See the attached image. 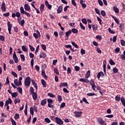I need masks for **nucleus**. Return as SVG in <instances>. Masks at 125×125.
I'll return each instance as SVG.
<instances>
[{
  "mask_svg": "<svg viewBox=\"0 0 125 125\" xmlns=\"http://www.w3.org/2000/svg\"><path fill=\"white\" fill-rule=\"evenodd\" d=\"M31 84V78L27 77L24 80V85L27 87H29Z\"/></svg>",
  "mask_w": 125,
  "mask_h": 125,
  "instance_id": "f257e3e1",
  "label": "nucleus"
},
{
  "mask_svg": "<svg viewBox=\"0 0 125 125\" xmlns=\"http://www.w3.org/2000/svg\"><path fill=\"white\" fill-rule=\"evenodd\" d=\"M22 80H23V78L22 77H21L19 79V82L17 79H15L14 81V83L15 84L17 85V86H20V85H22V82H21Z\"/></svg>",
  "mask_w": 125,
  "mask_h": 125,
  "instance_id": "f03ea898",
  "label": "nucleus"
},
{
  "mask_svg": "<svg viewBox=\"0 0 125 125\" xmlns=\"http://www.w3.org/2000/svg\"><path fill=\"white\" fill-rule=\"evenodd\" d=\"M47 103H48V107L49 108H54V105H51L52 103H53V101L51 99H48L47 100Z\"/></svg>",
  "mask_w": 125,
  "mask_h": 125,
  "instance_id": "7ed1b4c3",
  "label": "nucleus"
},
{
  "mask_svg": "<svg viewBox=\"0 0 125 125\" xmlns=\"http://www.w3.org/2000/svg\"><path fill=\"white\" fill-rule=\"evenodd\" d=\"M55 121L56 124L59 125H63V121L61 120V119L59 118V117H56L55 118Z\"/></svg>",
  "mask_w": 125,
  "mask_h": 125,
  "instance_id": "20e7f679",
  "label": "nucleus"
},
{
  "mask_svg": "<svg viewBox=\"0 0 125 125\" xmlns=\"http://www.w3.org/2000/svg\"><path fill=\"white\" fill-rule=\"evenodd\" d=\"M8 31L9 35H11V29H12V24L10 23V22L8 21L7 23Z\"/></svg>",
  "mask_w": 125,
  "mask_h": 125,
  "instance_id": "39448f33",
  "label": "nucleus"
},
{
  "mask_svg": "<svg viewBox=\"0 0 125 125\" xmlns=\"http://www.w3.org/2000/svg\"><path fill=\"white\" fill-rule=\"evenodd\" d=\"M97 122L101 125H106V123H105V121L103 120V119L101 118H98Z\"/></svg>",
  "mask_w": 125,
  "mask_h": 125,
  "instance_id": "423d86ee",
  "label": "nucleus"
},
{
  "mask_svg": "<svg viewBox=\"0 0 125 125\" xmlns=\"http://www.w3.org/2000/svg\"><path fill=\"white\" fill-rule=\"evenodd\" d=\"M74 114L75 115L76 118H80L81 117L83 112L82 111H74Z\"/></svg>",
  "mask_w": 125,
  "mask_h": 125,
  "instance_id": "0eeeda50",
  "label": "nucleus"
},
{
  "mask_svg": "<svg viewBox=\"0 0 125 125\" xmlns=\"http://www.w3.org/2000/svg\"><path fill=\"white\" fill-rule=\"evenodd\" d=\"M1 9L3 12H5L6 10V6L5 5V3L4 2L2 3L1 5Z\"/></svg>",
  "mask_w": 125,
  "mask_h": 125,
  "instance_id": "6e6552de",
  "label": "nucleus"
},
{
  "mask_svg": "<svg viewBox=\"0 0 125 125\" xmlns=\"http://www.w3.org/2000/svg\"><path fill=\"white\" fill-rule=\"evenodd\" d=\"M90 84L92 86V89L94 90V91H95V87H96L95 86V84H94V81L93 80H91L90 81Z\"/></svg>",
  "mask_w": 125,
  "mask_h": 125,
  "instance_id": "1a4fd4ad",
  "label": "nucleus"
},
{
  "mask_svg": "<svg viewBox=\"0 0 125 125\" xmlns=\"http://www.w3.org/2000/svg\"><path fill=\"white\" fill-rule=\"evenodd\" d=\"M13 58V60H14V62L16 63H18L19 62L18 58L17 57V56L16 55V53H15V52H14Z\"/></svg>",
  "mask_w": 125,
  "mask_h": 125,
  "instance_id": "9d476101",
  "label": "nucleus"
},
{
  "mask_svg": "<svg viewBox=\"0 0 125 125\" xmlns=\"http://www.w3.org/2000/svg\"><path fill=\"white\" fill-rule=\"evenodd\" d=\"M12 103V100L10 98H9L8 100H6L5 104V106H7L8 104H11Z\"/></svg>",
  "mask_w": 125,
  "mask_h": 125,
  "instance_id": "9b49d317",
  "label": "nucleus"
},
{
  "mask_svg": "<svg viewBox=\"0 0 125 125\" xmlns=\"http://www.w3.org/2000/svg\"><path fill=\"white\" fill-rule=\"evenodd\" d=\"M31 95H32V98L33 100H34V101H36L37 99H38V94H37V93L35 92L31 94Z\"/></svg>",
  "mask_w": 125,
  "mask_h": 125,
  "instance_id": "f8f14e48",
  "label": "nucleus"
},
{
  "mask_svg": "<svg viewBox=\"0 0 125 125\" xmlns=\"http://www.w3.org/2000/svg\"><path fill=\"white\" fill-rule=\"evenodd\" d=\"M36 33H34L33 36L35 39H38L39 38V36H40L41 34H40V32L39 30H37Z\"/></svg>",
  "mask_w": 125,
  "mask_h": 125,
  "instance_id": "ddd939ff",
  "label": "nucleus"
},
{
  "mask_svg": "<svg viewBox=\"0 0 125 125\" xmlns=\"http://www.w3.org/2000/svg\"><path fill=\"white\" fill-rule=\"evenodd\" d=\"M46 57V54L43 53V52H41L40 55V58H45Z\"/></svg>",
  "mask_w": 125,
  "mask_h": 125,
  "instance_id": "4468645a",
  "label": "nucleus"
},
{
  "mask_svg": "<svg viewBox=\"0 0 125 125\" xmlns=\"http://www.w3.org/2000/svg\"><path fill=\"white\" fill-rule=\"evenodd\" d=\"M80 81L83 82V83H89V81L87 80V79H84V78H81L80 79Z\"/></svg>",
  "mask_w": 125,
  "mask_h": 125,
  "instance_id": "2eb2a0df",
  "label": "nucleus"
},
{
  "mask_svg": "<svg viewBox=\"0 0 125 125\" xmlns=\"http://www.w3.org/2000/svg\"><path fill=\"white\" fill-rule=\"evenodd\" d=\"M46 104V99H43L41 102V106H44Z\"/></svg>",
  "mask_w": 125,
  "mask_h": 125,
  "instance_id": "dca6fc26",
  "label": "nucleus"
},
{
  "mask_svg": "<svg viewBox=\"0 0 125 125\" xmlns=\"http://www.w3.org/2000/svg\"><path fill=\"white\" fill-rule=\"evenodd\" d=\"M24 9L26 10L27 11H29L30 10L31 8L29 7V6L27 4H24Z\"/></svg>",
  "mask_w": 125,
  "mask_h": 125,
  "instance_id": "f3484780",
  "label": "nucleus"
},
{
  "mask_svg": "<svg viewBox=\"0 0 125 125\" xmlns=\"http://www.w3.org/2000/svg\"><path fill=\"white\" fill-rule=\"evenodd\" d=\"M21 49H22L23 51L24 52H28V48H27V46H22Z\"/></svg>",
  "mask_w": 125,
  "mask_h": 125,
  "instance_id": "a211bd4d",
  "label": "nucleus"
},
{
  "mask_svg": "<svg viewBox=\"0 0 125 125\" xmlns=\"http://www.w3.org/2000/svg\"><path fill=\"white\" fill-rule=\"evenodd\" d=\"M29 93L30 95L33 94L34 93H35V91L34 90V88L33 87H30Z\"/></svg>",
  "mask_w": 125,
  "mask_h": 125,
  "instance_id": "6ab92c4d",
  "label": "nucleus"
},
{
  "mask_svg": "<svg viewBox=\"0 0 125 125\" xmlns=\"http://www.w3.org/2000/svg\"><path fill=\"white\" fill-rule=\"evenodd\" d=\"M90 76V71L88 70L85 74V77L86 79H88L89 78Z\"/></svg>",
  "mask_w": 125,
  "mask_h": 125,
  "instance_id": "aec40b11",
  "label": "nucleus"
},
{
  "mask_svg": "<svg viewBox=\"0 0 125 125\" xmlns=\"http://www.w3.org/2000/svg\"><path fill=\"white\" fill-rule=\"evenodd\" d=\"M62 9L63 8L62 7V6H60L57 10L58 13H61V12H62Z\"/></svg>",
  "mask_w": 125,
  "mask_h": 125,
  "instance_id": "412c9836",
  "label": "nucleus"
},
{
  "mask_svg": "<svg viewBox=\"0 0 125 125\" xmlns=\"http://www.w3.org/2000/svg\"><path fill=\"white\" fill-rule=\"evenodd\" d=\"M113 10L115 12V13H119L120 12V11L119 10V8L117 7L116 6H114L113 7Z\"/></svg>",
  "mask_w": 125,
  "mask_h": 125,
  "instance_id": "4be33fe9",
  "label": "nucleus"
},
{
  "mask_svg": "<svg viewBox=\"0 0 125 125\" xmlns=\"http://www.w3.org/2000/svg\"><path fill=\"white\" fill-rule=\"evenodd\" d=\"M32 83L33 85H34L36 89H38V85H37V83H36V82H35V81H34L33 80H32Z\"/></svg>",
  "mask_w": 125,
  "mask_h": 125,
  "instance_id": "5701e85b",
  "label": "nucleus"
},
{
  "mask_svg": "<svg viewBox=\"0 0 125 125\" xmlns=\"http://www.w3.org/2000/svg\"><path fill=\"white\" fill-rule=\"evenodd\" d=\"M11 95L12 97H17V96H18V93L14 92V93H12Z\"/></svg>",
  "mask_w": 125,
  "mask_h": 125,
  "instance_id": "b1692460",
  "label": "nucleus"
},
{
  "mask_svg": "<svg viewBox=\"0 0 125 125\" xmlns=\"http://www.w3.org/2000/svg\"><path fill=\"white\" fill-rule=\"evenodd\" d=\"M68 85V83H62L60 84V87H62V86H67Z\"/></svg>",
  "mask_w": 125,
  "mask_h": 125,
  "instance_id": "393cba45",
  "label": "nucleus"
},
{
  "mask_svg": "<svg viewBox=\"0 0 125 125\" xmlns=\"http://www.w3.org/2000/svg\"><path fill=\"white\" fill-rule=\"evenodd\" d=\"M121 101L122 104H123L124 106H125V98H124V97H121Z\"/></svg>",
  "mask_w": 125,
  "mask_h": 125,
  "instance_id": "a878e982",
  "label": "nucleus"
},
{
  "mask_svg": "<svg viewBox=\"0 0 125 125\" xmlns=\"http://www.w3.org/2000/svg\"><path fill=\"white\" fill-rule=\"evenodd\" d=\"M14 103L15 104H16L17 103H20V99L19 98H15L14 100Z\"/></svg>",
  "mask_w": 125,
  "mask_h": 125,
  "instance_id": "bb28decb",
  "label": "nucleus"
},
{
  "mask_svg": "<svg viewBox=\"0 0 125 125\" xmlns=\"http://www.w3.org/2000/svg\"><path fill=\"white\" fill-rule=\"evenodd\" d=\"M71 33H72V31L71 30H69L68 31H67L65 33V35H66V38H67V39L69 38V35H70V34H71Z\"/></svg>",
  "mask_w": 125,
  "mask_h": 125,
  "instance_id": "cd10ccee",
  "label": "nucleus"
},
{
  "mask_svg": "<svg viewBox=\"0 0 125 125\" xmlns=\"http://www.w3.org/2000/svg\"><path fill=\"white\" fill-rule=\"evenodd\" d=\"M42 83L43 86V87H45L46 86V82L44 80H42Z\"/></svg>",
  "mask_w": 125,
  "mask_h": 125,
  "instance_id": "c85d7f7f",
  "label": "nucleus"
},
{
  "mask_svg": "<svg viewBox=\"0 0 125 125\" xmlns=\"http://www.w3.org/2000/svg\"><path fill=\"white\" fill-rule=\"evenodd\" d=\"M43 9H44V5L42 4L40 5V11H43Z\"/></svg>",
  "mask_w": 125,
  "mask_h": 125,
  "instance_id": "c756f323",
  "label": "nucleus"
},
{
  "mask_svg": "<svg viewBox=\"0 0 125 125\" xmlns=\"http://www.w3.org/2000/svg\"><path fill=\"white\" fill-rule=\"evenodd\" d=\"M19 23L20 24V25L23 26V25L25 24V21L24 20H22L21 21H19Z\"/></svg>",
  "mask_w": 125,
  "mask_h": 125,
  "instance_id": "7c9ffc66",
  "label": "nucleus"
},
{
  "mask_svg": "<svg viewBox=\"0 0 125 125\" xmlns=\"http://www.w3.org/2000/svg\"><path fill=\"white\" fill-rule=\"evenodd\" d=\"M97 19L98 21H99V24H100L101 25H102V20L99 17H97Z\"/></svg>",
  "mask_w": 125,
  "mask_h": 125,
  "instance_id": "2f4dec72",
  "label": "nucleus"
},
{
  "mask_svg": "<svg viewBox=\"0 0 125 125\" xmlns=\"http://www.w3.org/2000/svg\"><path fill=\"white\" fill-rule=\"evenodd\" d=\"M80 26L81 28V29H82V30H85V27H84V26H83V23H82V22H80Z\"/></svg>",
  "mask_w": 125,
  "mask_h": 125,
  "instance_id": "473e14b6",
  "label": "nucleus"
},
{
  "mask_svg": "<svg viewBox=\"0 0 125 125\" xmlns=\"http://www.w3.org/2000/svg\"><path fill=\"white\" fill-rule=\"evenodd\" d=\"M17 90L18 91V92H19V93H20V94H22V88L19 87L17 88Z\"/></svg>",
  "mask_w": 125,
  "mask_h": 125,
  "instance_id": "72a5a7b5",
  "label": "nucleus"
},
{
  "mask_svg": "<svg viewBox=\"0 0 125 125\" xmlns=\"http://www.w3.org/2000/svg\"><path fill=\"white\" fill-rule=\"evenodd\" d=\"M42 77H43L44 79H45V80H47V76L46 75H45V73L44 72H42Z\"/></svg>",
  "mask_w": 125,
  "mask_h": 125,
  "instance_id": "f704fd0d",
  "label": "nucleus"
},
{
  "mask_svg": "<svg viewBox=\"0 0 125 125\" xmlns=\"http://www.w3.org/2000/svg\"><path fill=\"white\" fill-rule=\"evenodd\" d=\"M119 28L120 29H121V31H123V30L124 29V24L123 23H120L119 24Z\"/></svg>",
  "mask_w": 125,
  "mask_h": 125,
  "instance_id": "c9c22d12",
  "label": "nucleus"
},
{
  "mask_svg": "<svg viewBox=\"0 0 125 125\" xmlns=\"http://www.w3.org/2000/svg\"><path fill=\"white\" fill-rule=\"evenodd\" d=\"M44 121L45 123H47V124H49L50 123L51 121L48 118H46L44 119Z\"/></svg>",
  "mask_w": 125,
  "mask_h": 125,
  "instance_id": "e433bc0d",
  "label": "nucleus"
},
{
  "mask_svg": "<svg viewBox=\"0 0 125 125\" xmlns=\"http://www.w3.org/2000/svg\"><path fill=\"white\" fill-rule=\"evenodd\" d=\"M87 96H94V95H96V94L94 93H88L87 94Z\"/></svg>",
  "mask_w": 125,
  "mask_h": 125,
  "instance_id": "4c0bfd02",
  "label": "nucleus"
},
{
  "mask_svg": "<svg viewBox=\"0 0 125 125\" xmlns=\"http://www.w3.org/2000/svg\"><path fill=\"white\" fill-rule=\"evenodd\" d=\"M11 122L12 124V125H16V122L12 118H11Z\"/></svg>",
  "mask_w": 125,
  "mask_h": 125,
  "instance_id": "58836bf2",
  "label": "nucleus"
},
{
  "mask_svg": "<svg viewBox=\"0 0 125 125\" xmlns=\"http://www.w3.org/2000/svg\"><path fill=\"white\" fill-rule=\"evenodd\" d=\"M19 117H20L19 114L16 113V114L15 115V116H14L15 119H16V120H18V119H19Z\"/></svg>",
  "mask_w": 125,
  "mask_h": 125,
  "instance_id": "ea45409f",
  "label": "nucleus"
},
{
  "mask_svg": "<svg viewBox=\"0 0 125 125\" xmlns=\"http://www.w3.org/2000/svg\"><path fill=\"white\" fill-rule=\"evenodd\" d=\"M82 21L83 23V24H85V25H86V24H87V21H86V19H83L82 20Z\"/></svg>",
  "mask_w": 125,
  "mask_h": 125,
  "instance_id": "a19ab883",
  "label": "nucleus"
},
{
  "mask_svg": "<svg viewBox=\"0 0 125 125\" xmlns=\"http://www.w3.org/2000/svg\"><path fill=\"white\" fill-rule=\"evenodd\" d=\"M30 114H31V115L33 116V115H34V108L32 107H30Z\"/></svg>",
  "mask_w": 125,
  "mask_h": 125,
  "instance_id": "79ce46f5",
  "label": "nucleus"
},
{
  "mask_svg": "<svg viewBox=\"0 0 125 125\" xmlns=\"http://www.w3.org/2000/svg\"><path fill=\"white\" fill-rule=\"evenodd\" d=\"M54 71L55 74H56L57 75H59V72L58 71V69L57 68H54Z\"/></svg>",
  "mask_w": 125,
  "mask_h": 125,
  "instance_id": "37998d69",
  "label": "nucleus"
},
{
  "mask_svg": "<svg viewBox=\"0 0 125 125\" xmlns=\"http://www.w3.org/2000/svg\"><path fill=\"white\" fill-rule=\"evenodd\" d=\"M20 11L21 13H22V14H24L25 12V11H24V8L23 7H21Z\"/></svg>",
  "mask_w": 125,
  "mask_h": 125,
  "instance_id": "c03bdc74",
  "label": "nucleus"
},
{
  "mask_svg": "<svg viewBox=\"0 0 125 125\" xmlns=\"http://www.w3.org/2000/svg\"><path fill=\"white\" fill-rule=\"evenodd\" d=\"M72 32L73 33V34H77V33H78V30L76 28H73L72 29Z\"/></svg>",
  "mask_w": 125,
  "mask_h": 125,
  "instance_id": "a18cd8bd",
  "label": "nucleus"
},
{
  "mask_svg": "<svg viewBox=\"0 0 125 125\" xmlns=\"http://www.w3.org/2000/svg\"><path fill=\"white\" fill-rule=\"evenodd\" d=\"M95 11L97 14H99V15H100V11H99V10L97 9V8H96L95 9Z\"/></svg>",
  "mask_w": 125,
  "mask_h": 125,
  "instance_id": "49530a36",
  "label": "nucleus"
},
{
  "mask_svg": "<svg viewBox=\"0 0 125 125\" xmlns=\"http://www.w3.org/2000/svg\"><path fill=\"white\" fill-rule=\"evenodd\" d=\"M71 44H72V45L73 46H74L75 47H76V48H78V45L77 44H76V43H75V42H71Z\"/></svg>",
  "mask_w": 125,
  "mask_h": 125,
  "instance_id": "de8ad7c7",
  "label": "nucleus"
},
{
  "mask_svg": "<svg viewBox=\"0 0 125 125\" xmlns=\"http://www.w3.org/2000/svg\"><path fill=\"white\" fill-rule=\"evenodd\" d=\"M101 15H102V16H106V13L104 10L101 11Z\"/></svg>",
  "mask_w": 125,
  "mask_h": 125,
  "instance_id": "09e8293b",
  "label": "nucleus"
},
{
  "mask_svg": "<svg viewBox=\"0 0 125 125\" xmlns=\"http://www.w3.org/2000/svg\"><path fill=\"white\" fill-rule=\"evenodd\" d=\"M113 73H114V74H116V73H117V72H118L119 70L118 69V68H117V67H114L113 69Z\"/></svg>",
  "mask_w": 125,
  "mask_h": 125,
  "instance_id": "8fccbe9b",
  "label": "nucleus"
},
{
  "mask_svg": "<svg viewBox=\"0 0 125 125\" xmlns=\"http://www.w3.org/2000/svg\"><path fill=\"white\" fill-rule=\"evenodd\" d=\"M113 18L117 24H119L120 23V21H119V20H118V19L115 18L114 17H113Z\"/></svg>",
  "mask_w": 125,
  "mask_h": 125,
  "instance_id": "3c124183",
  "label": "nucleus"
},
{
  "mask_svg": "<svg viewBox=\"0 0 125 125\" xmlns=\"http://www.w3.org/2000/svg\"><path fill=\"white\" fill-rule=\"evenodd\" d=\"M115 53H119V52H120V48L119 47H117L115 49Z\"/></svg>",
  "mask_w": 125,
  "mask_h": 125,
  "instance_id": "603ef678",
  "label": "nucleus"
},
{
  "mask_svg": "<svg viewBox=\"0 0 125 125\" xmlns=\"http://www.w3.org/2000/svg\"><path fill=\"white\" fill-rule=\"evenodd\" d=\"M74 69H75V70L77 72H78V71H80V67L78 66H75L74 67Z\"/></svg>",
  "mask_w": 125,
  "mask_h": 125,
  "instance_id": "864d4df0",
  "label": "nucleus"
},
{
  "mask_svg": "<svg viewBox=\"0 0 125 125\" xmlns=\"http://www.w3.org/2000/svg\"><path fill=\"white\" fill-rule=\"evenodd\" d=\"M96 38V39H97V40H99L100 41H101V40H102V37H101V36L100 35H97Z\"/></svg>",
  "mask_w": 125,
  "mask_h": 125,
  "instance_id": "5fc2aeb1",
  "label": "nucleus"
},
{
  "mask_svg": "<svg viewBox=\"0 0 125 125\" xmlns=\"http://www.w3.org/2000/svg\"><path fill=\"white\" fill-rule=\"evenodd\" d=\"M65 106H66V104H65V103H62L60 105V108H64Z\"/></svg>",
  "mask_w": 125,
  "mask_h": 125,
  "instance_id": "6e6d98bb",
  "label": "nucleus"
},
{
  "mask_svg": "<svg viewBox=\"0 0 125 125\" xmlns=\"http://www.w3.org/2000/svg\"><path fill=\"white\" fill-rule=\"evenodd\" d=\"M58 100L59 102H60V101H62V97L60 95H58Z\"/></svg>",
  "mask_w": 125,
  "mask_h": 125,
  "instance_id": "4d7b16f0",
  "label": "nucleus"
},
{
  "mask_svg": "<svg viewBox=\"0 0 125 125\" xmlns=\"http://www.w3.org/2000/svg\"><path fill=\"white\" fill-rule=\"evenodd\" d=\"M29 46L30 49L31 50V51H35V48H34V47H33L31 45H29Z\"/></svg>",
  "mask_w": 125,
  "mask_h": 125,
  "instance_id": "13d9d810",
  "label": "nucleus"
},
{
  "mask_svg": "<svg viewBox=\"0 0 125 125\" xmlns=\"http://www.w3.org/2000/svg\"><path fill=\"white\" fill-rule=\"evenodd\" d=\"M121 44L123 46H125V40H121Z\"/></svg>",
  "mask_w": 125,
  "mask_h": 125,
  "instance_id": "bf43d9fd",
  "label": "nucleus"
},
{
  "mask_svg": "<svg viewBox=\"0 0 125 125\" xmlns=\"http://www.w3.org/2000/svg\"><path fill=\"white\" fill-rule=\"evenodd\" d=\"M109 63L110 64V65H115V64H116L115 63V62H114V61H113V60H111L109 61Z\"/></svg>",
  "mask_w": 125,
  "mask_h": 125,
  "instance_id": "052dcab7",
  "label": "nucleus"
},
{
  "mask_svg": "<svg viewBox=\"0 0 125 125\" xmlns=\"http://www.w3.org/2000/svg\"><path fill=\"white\" fill-rule=\"evenodd\" d=\"M12 75L14 76L15 78H17V74L14 71H12Z\"/></svg>",
  "mask_w": 125,
  "mask_h": 125,
  "instance_id": "680f3d73",
  "label": "nucleus"
},
{
  "mask_svg": "<svg viewBox=\"0 0 125 125\" xmlns=\"http://www.w3.org/2000/svg\"><path fill=\"white\" fill-rule=\"evenodd\" d=\"M108 31L110 34H115V31L113 30H111L110 28H108Z\"/></svg>",
  "mask_w": 125,
  "mask_h": 125,
  "instance_id": "e2e57ef3",
  "label": "nucleus"
},
{
  "mask_svg": "<svg viewBox=\"0 0 125 125\" xmlns=\"http://www.w3.org/2000/svg\"><path fill=\"white\" fill-rule=\"evenodd\" d=\"M48 95L49 96V97L53 98L55 97V96L53 95V94H51V93H48Z\"/></svg>",
  "mask_w": 125,
  "mask_h": 125,
  "instance_id": "0e129e2a",
  "label": "nucleus"
},
{
  "mask_svg": "<svg viewBox=\"0 0 125 125\" xmlns=\"http://www.w3.org/2000/svg\"><path fill=\"white\" fill-rule=\"evenodd\" d=\"M63 92H65V93H69V91L65 88H63Z\"/></svg>",
  "mask_w": 125,
  "mask_h": 125,
  "instance_id": "69168bd1",
  "label": "nucleus"
},
{
  "mask_svg": "<svg viewBox=\"0 0 125 125\" xmlns=\"http://www.w3.org/2000/svg\"><path fill=\"white\" fill-rule=\"evenodd\" d=\"M71 68H70V67H68L67 70V74H71Z\"/></svg>",
  "mask_w": 125,
  "mask_h": 125,
  "instance_id": "338daca9",
  "label": "nucleus"
},
{
  "mask_svg": "<svg viewBox=\"0 0 125 125\" xmlns=\"http://www.w3.org/2000/svg\"><path fill=\"white\" fill-rule=\"evenodd\" d=\"M120 57H121V59H122L123 60H125V55H123V54L121 55Z\"/></svg>",
  "mask_w": 125,
  "mask_h": 125,
  "instance_id": "774afa93",
  "label": "nucleus"
}]
</instances>
